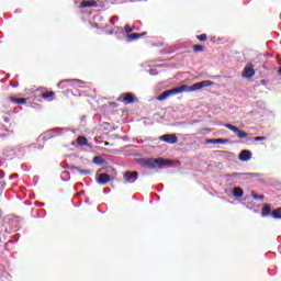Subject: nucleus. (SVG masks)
<instances>
[{"instance_id":"nucleus-15","label":"nucleus","mask_w":281,"mask_h":281,"mask_svg":"<svg viewBox=\"0 0 281 281\" xmlns=\"http://www.w3.org/2000/svg\"><path fill=\"white\" fill-rule=\"evenodd\" d=\"M127 41H137V38H142V35L139 33H131L126 34Z\"/></svg>"},{"instance_id":"nucleus-16","label":"nucleus","mask_w":281,"mask_h":281,"mask_svg":"<svg viewBox=\"0 0 281 281\" xmlns=\"http://www.w3.org/2000/svg\"><path fill=\"white\" fill-rule=\"evenodd\" d=\"M245 192L240 188H234L233 195L236 196V199H240Z\"/></svg>"},{"instance_id":"nucleus-13","label":"nucleus","mask_w":281,"mask_h":281,"mask_svg":"<svg viewBox=\"0 0 281 281\" xmlns=\"http://www.w3.org/2000/svg\"><path fill=\"white\" fill-rule=\"evenodd\" d=\"M271 214V204H263V207L261 210V216L262 218H267Z\"/></svg>"},{"instance_id":"nucleus-19","label":"nucleus","mask_w":281,"mask_h":281,"mask_svg":"<svg viewBox=\"0 0 281 281\" xmlns=\"http://www.w3.org/2000/svg\"><path fill=\"white\" fill-rule=\"evenodd\" d=\"M272 218H281V207H278L277 210L271 212Z\"/></svg>"},{"instance_id":"nucleus-2","label":"nucleus","mask_w":281,"mask_h":281,"mask_svg":"<svg viewBox=\"0 0 281 281\" xmlns=\"http://www.w3.org/2000/svg\"><path fill=\"white\" fill-rule=\"evenodd\" d=\"M138 164L147 170H155V168H164L172 166V160L166 158H139Z\"/></svg>"},{"instance_id":"nucleus-3","label":"nucleus","mask_w":281,"mask_h":281,"mask_svg":"<svg viewBox=\"0 0 281 281\" xmlns=\"http://www.w3.org/2000/svg\"><path fill=\"white\" fill-rule=\"evenodd\" d=\"M135 94L131 92H125L120 95L117 102H125V104H133L135 102Z\"/></svg>"},{"instance_id":"nucleus-24","label":"nucleus","mask_w":281,"mask_h":281,"mask_svg":"<svg viewBox=\"0 0 281 281\" xmlns=\"http://www.w3.org/2000/svg\"><path fill=\"white\" fill-rule=\"evenodd\" d=\"M255 201H265V195L252 194Z\"/></svg>"},{"instance_id":"nucleus-9","label":"nucleus","mask_w":281,"mask_h":281,"mask_svg":"<svg viewBox=\"0 0 281 281\" xmlns=\"http://www.w3.org/2000/svg\"><path fill=\"white\" fill-rule=\"evenodd\" d=\"M239 161H249L251 159V151L248 149H244L240 151L238 156Z\"/></svg>"},{"instance_id":"nucleus-22","label":"nucleus","mask_w":281,"mask_h":281,"mask_svg":"<svg viewBox=\"0 0 281 281\" xmlns=\"http://www.w3.org/2000/svg\"><path fill=\"white\" fill-rule=\"evenodd\" d=\"M198 41H200L201 43H205V41H207V34L203 33L201 35H196Z\"/></svg>"},{"instance_id":"nucleus-25","label":"nucleus","mask_w":281,"mask_h":281,"mask_svg":"<svg viewBox=\"0 0 281 281\" xmlns=\"http://www.w3.org/2000/svg\"><path fill=\"white\" fill-rule=\"evenodd\" d=\"M206 142H227V139L214 138V139H206Z\"/></svg>"},{"instance_id":"nucleus-34","label":"nucleus","mask_w":281,"mask_h":281,"mask_svg":"<svg viewBox=\"0 0 281 281\" xmlns=\"http://www.w3.org/2000/svg\"><path fill=\"white\" fill-rule=\"evenodd\" d=\"M278 72H279V76H281V67L279 68V71H278Z\"/></svg>"},{"instance_id":"nucleus-6","label":"nucleus","mask_w":281,"mask_h":281,"mask_svg":"<svg viewBox=\"0 0 281 281\" xmlns=\"http://www.w3.org/2000/svg\"><path fill=\"white\" fill-rule=\"evenodd\" d=\"M244 78H254L256 76V70L254 69V64H247L241 74Z\"/></svg>"},{"instance_id":"nucleus-35","label":"nucleus","mask_w":281,"mask_h":281,"mask_svg":"<svg viewBox=\"0 0 281 281\" xmlns=\"http://www.w3.org/2000/svg\"><path fill=\"white\" fill-rule=\"evenodd\" d=\"M217 144H225L224 142H218Z\"/></svg>"},{"instance_id":"nucleus-5","label":"nucleus","mask_w":281,"mask_h":281,"mask_svg":"<svg viewBox=\"0 0 281 281\" xmlns=\"http://www.w3.org/2000/svg\"><path fill=\"white\" fill-rule=\"evenodd\" d=\"M225 128H228L229 131H233L239 137V139H245V137H248L249 134L246 132L240 131L238 127L232 125V124H225Z\"/></svg>"},{"instance_id":"nucleus-28","label":"nucleus","mask_w":281,"mask_h":281,"mask_svg":"<svg viewBox=\"0 0 281 281\" xmlns=\"http://www.w3.org/2000/svg\"><path fill=\"white\" fill-rule=\"evenodd\" d=\"M262 140H265L263 136H258L254 138V142H262Z\"/></svg>"},{"instance_id":"nucleus-17","label":"nucleus","mask_w":281,"mask_h":281,"mask_svg":"<svg viewBox=\"0 0 281 281\" xmlns=\"http://www.w3.org/2000/svg\"><path fill=\"white\" fill-rule=\"evenodd\" d=\"M56 95V92L54 91H46L42 93L43 100H49V98H54Z\"/></svg>"},{"instance_id":"nucleus-10","label":"nucleus","mask_w":281,"mask_h":281,"mask_svg":"<svg viewBox=\"0 0 281 281\" xmlns=\"http://www.w3.org/2000/svg\"><path fill=\"white\" fill-rule=\"evenodd\" d=\"M97 181L98 183H100V186H106V183L111 181V176H109L108 173H101L99 175Z\"/></svg>"},{"instance_id":"nucleus-32","label":"nucleus","mask_w":281,"mask_h":281,"mask_svg":"<svg viewBox=\"0 0 281 281\" xmlns=\"http://www.w3.org/2000/svg\"><path fill=\"white\" fill-rule=\"evenodd\" d=\"M63 82H69V80H61L59 85H63Z\"/></svg>"},{"instance_id":"nucleus-4","label":"nucleus","mask_w":281,"mask_h":281,"mask_svg":"<svg viewBox=\"0 0 281 281\" xmlns=\"http://www.w3.org/2000/svg\"><path fill=\"white\" fill-rule=\"evenodd\" d=\"M139 173L137 171H126L123 176L125 183H135V180L138 179Z\"/></svg>"},{"instance_id":"nucleus-26","label":"nucleus","mask_w":281,"mask_h":281,"mask_svg":"<svg viewBox=\"0 0 281 281\" xmlns=\"http://www.w3.org/2000/svg\"><path fill=\"white\" fill-rule=\"evenodd\" d=\"M115 19H119L117 15H114L110 19L111 25H115Z\"/></svg>"},{"instance_id":"nucleus-14","label":"nucleus","mask_w":281,"mask_h":281,"mask_svg":"<svg viewBox=\"0 0 281 281\" xmlns=\"http://www.w3.org/2000/svg\"><path fill=\"white\" fill-rule=\"evenodd\" d=\"M9 100H10V102H13V104H27V99H25V98L10 97Z\"/></svg>"},{"instance_id":"nucleus-29","label":"nucleus","mask_w":281,"mask_h":281,"mask_svg":"<svg viewBox=\"0 0 281 281\" xmlns=\"http://www.w3.org/2000/svg\"><path fill=\"white\" fill-rule=\"evenodd\" d=\"M110 104H111V106H113V109H117V103L116 102H111Z\"/></svg>"},{"instance_id":"nucleus-33","label":"nucleus","mask_w":281,"mask_h":281,"mask_svg":"<svg viewBox=\"0 0 281 281\" xmlns=\"http://www.w3.org/2000/svg\"><path fill=\"white\" fill-rule=\"evenodd\" d=\"M110 145H111V143H109V142L104 143V146H110Z\"/></svg>"},{"instance_id":"nucleus-12","label":"nucleus","mask_w":281,"mask_h":281,"mask_svg":"<svg viewBox=\"0 0 281 281\" xmlns=\"http://www.w3.org/2000/svg\"><path fill=\"white\" fill-rule=\"evenodd\" d=\"M81 8H98V2L95 0L82 1Z\"/></svg>"},{"instance_id":"nucleus-8","label":"nucleus","mask_w":281,"mask_h":281,"mask_svg":"<svg viewBox=\"0 0 281 281\" xmlns=\"http://www.w3.org/2000/svg\"><path fill=\"white\" fill-rule=\"evenodd\" d=\"M158 139L159 142H179L177 134H165L160 136Z\"/></svg>"},{"instance_id":"nucleus-23","label":"nucleus","mask_w":281,"mask_h":281,"mask_svg":"<svg viewBox=\"0 0 281 281\" xmlns=\"http://www.w3.org/2000/svg\"><path fill=\"white\" fill-rule=\"evenodd\" d=\"M124 30H125L126 34H132L131 32H134L135 27H132L131 25L126 24L124 26Z\"/></svg>"},{"instance_id":"nucleus-30","label":"nucleus","mask_w":281,"mask_h":281,"mask_svg":"<svg viewBox=\"0 0 281 281\" xmlns=\"http://www.w3.org/2000/svg\"><path fill=\"white\" fill-rule=\"evenodd\" d=\"M148 34V32H143V33H139V35H140V38H142V36H146Z\"/></svg>"},{"instance_id":"nucleus-36","label":"nucleus","mask_w":281,"mask_h":281,"mask_svg":"<svg viewBox=\"0 0 281 281\" xmlns=\"http://www.w3.org/2000/svg\"><path fill=\"white\" fill-rule=\"evenodd\" d=\"M123 139H126V137H123Z\"/></svg>"},{"instance_id":"nucleus-11","label":"nucleus","mask_w":281,"mask_h":281,"mask_svg":"<svg viewBox=\"0 0 281 281\" xmlns=\"http://www.w3.org/2000/svg\"><path fill=\"white\" fill-rule=\"evenodd\" d=\"M68 150H76V148H82V146H89V142H72L70 143Z\"/></svg>"},{"instance_id":"nucleus-1","label":"nucleus","mask_w":281,"mask_h":281,"mask_svg":"<svg viewBox=\"0 0 281 281\" xmlns=\"http://www.w3.org/2000/svg\"><path fill=\"white\" fill-rule=\"evenodd\" d=\"M212 85H214V81L211 80H203L194 83L193 86L182 85L180 87L164 91L156 98V100H158V102H162V100H167V98H170V95H178V93L183 92L190 93L192 91H199L205 87H212Z\"/></svg>"},{"instance_id":"nucleus-18","label":"nucleus","mask_w":281,"mask_h":281,"mask_svg":"<svg viewBox=\"0 0 281 281\" xmlns=\"http://www.w3.org/2000/svg\"><path fill=\"white\" fill-rule=\"evenodd\" d=\"M92 162L95 164L97 166H103L104 164V158H102V156H95L92 159Z\"/></svg>"},{"instance_id":"nucleus-21","label":"nucleus","mask_w":281,"mask_h":281,"mask_svg":"<svg viewBox=\"0 0 281 281\" xmlns=\"http://www.w3.org/2000/svg\"><path fill=\"white\" fill-rule=\"evenodd\" d=\"M75 170H77L79 175H91L90 170H85V169H81L80 167H75Z\"/></svg>"},{"instance_id":"nucleus-7","label":"nucleus","mask_w":281,"mask_h":281,"mask_svg":"<svg viewBox=\"0 0 281 281\" xmlns=\"http://www.w3.org/2000/svg\"><path fill=\"white\" fill-rule=\"evenodd\" d=\"M55 137H58V132L47 131L40 137V139H42V142H49V139H55Z\"/></svg>"},{"instance_id":"nucleus-20","label":"nucleus","mask_w":281,"mask_h":281,"mask_svg":"<svg viewBox=\"0 0 281 281\" xmlns=\"http://www.w3.org/2000/svg\"><path fill=\"white\" fill-rule=\"evenodd\" d=\"M193 52H194L195 54H199V52H205V46L195 44V45H193Z\"/></svg>"},{"instance_id":"nucleus-31","label":"nucleus","mask_w":281,"mask_h":281,"mask_svg":"<svg viewBox=\"0 0 281 281\" xmlns=\"http://www.w3.org/2000/svg\"><path fill=\"white\" fill-rule=\"evenodd\" d=\"M4 122L8 124L10 123V119L9 117H4Z\"/></svg>"},{"instance_id":"nucleus-27","label":"nucleus","mask_w":281,"mask_h":281,"mask_svg":"<svg viewBox=\"0 0 281 281\" xmlns=\"http://www.w3.org/2000/svg\"><path fill=\"white\" fill-rule=\"evenodd\" d=\"M76 142H87V137L79 136V137H77Z\"/></svg>"}]
</instances>
